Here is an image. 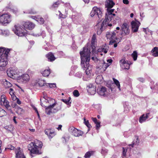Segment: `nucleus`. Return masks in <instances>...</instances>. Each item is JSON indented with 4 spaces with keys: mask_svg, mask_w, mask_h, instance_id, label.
I'll use <instances>...</instances> for the list:
<instances>
[{
    "mask_svg": "<svg viewBox=\"0 0 158 158\" xmlns=\"http://www.w3.org/2000/svg\"><path fill=\"white\" fill-rule=\"evenodd\" d=\"M38 84L40 86H43L46 85V83L45 81L44 80H39L38 82Z\"/></svg>",
    "mask_w": 158,
    "mask_h": 158,
    "instance_id": "obj_36",
    "label": "nucleus"
},
{
    "mask_svg": "<svg viewBox=\"0 0 158 158\" xmlns=\"http://www.w3.org/2000/svg\"><path fill=\"white\" fill-rule=\"evenodd\" d=\"M37 21L38 22L40 23L41 24H43L44 22V20L43 18H40L39 17L38 19L37 20Z\"/></svg>",
    "mask_w": 158,
    "mask_h": 158,
    "instance_id": "obj_44",
    "label": "nucleus"
},
{
    "mask_svg": "<svg viewBox=\"0 0 158 158\" xmlns=\"http://www.w3.org/2000/svg\"><path fill=\"white\" fill-rule=\"evenodd\" d=\"M31 18L33 19H35V20L37 21V20L38 19V18H39V17L38 16L37 17L35 16H31Z\"/></svg>",
    "mask_w": 158,
    "mask_h": 158,
    "instance_id": "obj_55",
    "label": "nucleus"
},
{
    "mask_svg": "<svg viewBox=\"0 0 158 158\" xmlns=\"http://www.w3.org/2000/svg\"><path fill=\"white\" fill-rule=\"evenodd\" d=\"M88 49L84 48V50L80 52L81 60V65L82 68L85 70L86 74L88 75L92 72V66L89 64L90 56L88 55Z\"/></svg>",
    "mask_w": 158,
    "mask_h": 158,
    "instance_id": "obj_1",
    "label": "nucleus"
},
{
    "mask_svg": "<svg viewBox=\"0 0 158 158\" xmlns=\"http://www.w3.org/2000/svg\"><path fill=\"white\" fill-rule=\"evenodd\" d=\"M121 30L122 32L121 33V35L122 36H125L129 34V26L127 23H125L123 24L121 26Z\"/></svg>",
    "mask_w": 158,
    "mask_h": 158,
    "instance_id": "obj_13",
    "label": "nucleus"
},
{
    "mask_svg": "<svg viewBox=\"0 0 158 158\" xmlns=\"http://www.w3.org/2000/svg\"><path fill=\"white\" fill-rule=\"evenodd\" d=\"M46 102H48L50 105L46 108L45 111L47 114H50L52 113L56 112L60 109V107L56 102H55L54 99L49 98Z\"/></svg>",
    "mask_w": 158,
    "mask_h": 158,
    "instance_id": "obj_2",
    "label": "nucleus"
},
{
    "mask_svg": "<svg viewBox=\"0 0 158 158\" xmlns=\"http://www.w3.org/2000/svg\"><path fill=\"white\" fill-rule=\"evenodd\" d=\"M46 57L49 61H54L56 58L54 55L51 52H49L46 55Z\"/></svg>",
    "mask_w": 158,
    "mask_h": 158,
    "instance_id": "obj_30",
    "label": "nucleus"
},
{
    "mask_svg": "<svg viewBox=\"0 0 158 158\" xmlns=\"http://www.w3.org/2000/svg\"><path fill=\"white\" fill-rule=\"evenodd\" d=\"M0 67H4L8 63L7 57L10 49H6L3 48H0Z\"/></svg>",
    "mask_w": 158,
    "mask_h": 158,
    "instance_id": "obj_4",
    "label": "nucleus"
},
{
    "mask_svg": "<svg viewBox=\"0 0 158 158\" xmlns=\"http://www.w3.org/2000/svg\"><path fill=\"white\" fill-rule=\"evenodd\" d=\"M90 15L91 17H93L95 16H97L98 18L100 19L102 16V10L99 8L94 6L92 10L90 13Z\"/></svg>",
    "mask_w": 158,
    "mask_h": 158,
    "instance_id": "obj_9",
    "label": "nucleus"
},
{
    "mask_svg": "<svg viewBox=\"0 0 158 158\" xmlns=\"http://www.w3.org/2000/svg\"><path fill=\"white\" fill-rule=\"evenodd\" d=\"M6 149H9L11 150H14L15 149V148L13 146L10 145H8L6 148Z\"/></svg>",
    "mask_w": 158,
    "mask_h": 158,
    "instance_id": "obj_49",
    "label": "nucleus"
},
{
    "mask_svg": "<svg viewBox=\"0 0 158 158\" xmlns=\"http://www.w3.org/2000/svg\"><path fill=\"white\" fill-rule=\"evenodd\" d=\"M7 74L8 76L12 78L18 77L19 72L17 68H11L7 71Z\"/></svg>",
    "mask_w": 158,
    "mask_h": 158,
    "instance_id": "obj_10",
    "label": "nucleus"
},
{
    "mask_svg": "<svg viewBox=\"0 0 158 158\" xmlns=\"http://www.w3.org/2000/svg\"><path fill=\"white\" fill-rule=\"evenodd\" d=\"M73 93L74 96L76 97L79 96L80 95L78 91L76 90H74L73 92Z\"/></svg>",
    "mask_w": 158,
    "mask_h": 158,
    "instance_id": "obj_45",
    "label": "nucleus"
},
{
    "mask_svg": "<svg viewBox=\"0 0 158 158\" xmlns=\"http://www.w3.org/2000/svg\"><path fill=\"white\" fill-rule=\"evenodd\" d=\"M127 149L124 148H123L122 157L124 158L126 156Z\"/></svg>",
    "mask_w": 158,
    "mask_h": 158,
    "instance_id": "obj_42",
    "label": "nucleus"
},
{
    "mask_svg": "<svg viewBox=\"0 0 158 158\" xmlns=\"http://www.w3.org/2000/svg\"><path fill=\"white\" fill-rule=\"evenodd\" d=\"M148 30V28H144L143 31L146 34H147V31Z\"/></svg>",
    "mask_w": 158,
    "mask_h": 158,
    "instance_id": "obj_60",
    "label": "nucleus"
},
{
    "mask_svg": "<svg viewBox=\"0 0 158 158\" xmlns=\"http://www.w3.org/2000/svg\"><path fill=\"white\" fill-rule=\"evenodd\" d=\"M0 34L4 36L9 35V32L8 30H0Z\"/></svg>",
    "mask_w": 158,
    "mask_h": 158,
    "instance_id": "obj_33",
    "label": "nucleus"
},
{
    "mask_svg": "<svg viewBox=\"0 0 158 158\" xmlns=\"http://www.w3.org/2000/svg\"><path fill=\"white\" fill-rule=\"evenodd\" d=\"M17 101V103L19 105H20L21 103V102L19 101V99L17 98V99L15 100Z\"/></svg>",
    "mask_w": 158,
    "mask_h": 158,
    "instance_id": "obj_58",
    "label": "nucleus"
},
{
    "mask_svg": "<svg viewBox=\"0 0 158 158\" xmlns=\"http://www.w3.org/2000/svg\"><path fill=\"white\" fill-rule=\"evenodd\" d=\"M41 142L38 140H35L34 142H31L28 145V148L30 152L34 154H40L41 153V152L38 150V148H41L42 146Z\"/></svg>",
    "mask_w": 158,
    "mask_h": 158,
    "instance_id": "obj_3",
    "label": "nucleus"
},
{
    "mask_svg": "<svg viewBox=\"0 0 158 158\" xmlns=\"http://www.w3.org/2000/svg\"><path fill=\"white\" fill-rule=\"evenodd\" d=\"M98 93L101 96H105L107 95L108 92L106 88L104 87H102L98 89Z\"/></svg>",
    "mask_w": 158,
    "mask_h": 158,
    "instance_id": "obj_22",
    "label": "nucleus"
},
{
    "mask_svg": "<svg viewBox=\"0 0 158 158\" xmlns=\"http://www.w3.org/2000/svg\"><path fill=\"white\" fill-rule=\"evenodd\" d=\"M59 12L60 13L59 16L60 18H65L66 17V15H63L60 11H59Z\"/></svg>",
    "mask_w": 158,
    "mask_h": 158,
    "instance_id": "obj_50",
    "label": "nucleus"
},
{
    "mask_svg": "<svg viewBox=\"0 0 158 158\" xmlns=\"http://www.w3.org/2000/svg\"><path fill=\"white\" fill-rule=\"evenodd\" d=\"M123 3L126 4H128L129 3V1L128 0H123Z\"/></svg>",
    "mask_w": 158,
    "mask_h": 158,
    "instance_id": "obj_57",
    "label": "nucleus"
},
{
    "mask_svg": "<svg viewBox=\"0 0 158 158\" xmlns=\"http://www.w3.org/2000/svg\"><path fill=\"white\" fill-rule=\"evenodd\" d=\"M114 5V3L111 0H106L105 2L106 7L107 9H111Z\"/></svg>",
    "mask_w": 158,
    "mask_h": 158,
    "instance_id": "obj_26",
    "label": "nucleus"
},
{
    "mask_svg": "<svg viewBox=\"0 0 158 158\" xmlns=\"http://www.w3.org/2000/svg\"><path fill=\"white\" fill-rule=\"evenodd\" d=\"M41 35V34L40 33L37 34V33H33L32 34V35L33 36H35L36 37L39 36L40 35Z\"/></svg>",
    "mask_w": 158,
    "mask_h": 158,
    "instance_id": "obj_56",
    "label": "nucleus"
},
{
    "mask_svg": "<svg viewBox=\"0 0 158 158\" xmlns=\"http://www.w3.org/2000/svg\"><path fill=\"white\" fill-rule=\"evenodd\" d=\"M50 73V72L49 71V70L46 69L42 73V74L44 77H47L49 76Z\"/></svg>",
    "mask_w": 158,
    "mask_h": 158,
    "instance_id": "obj_34",
    "label": "nucleus"
},
{
    "mask_svg": "<svg viewBox=\"0 0 158 158\" xmlns=\"http://www.w3.org/2000/svg\"><path fill=\"white\" fill-rule=\"evenodd\" d=\"M88 92L91 95H94L96 92V87L92 84H89L87 86Z\"/></svg>",
    "mask_w": 158,
    "mask_h": 158,
    "instance_id": "obj_19",
    "label": "nucleus"
},
{
    "mask_svg": "<svg viewBox=\"0 0 158 158\" xmlns=\"http://www.w3.org/2000/svg\"><path fill=\"white\" fill-rule=\"evenodd\" d=\"M114 47L115 48L117 47V44H118V42H114Z\"/></svg>",
    "mask_w": 158,
    "mask_h": 158,
    "instance_id": "obj_62",
    "label": "nucleus"
},
{
    "mask_svg": "<svg viewBox=\"0 0 158 158\" xmlns=\"http://www.w3.org/2000/svg\"><path fill=\"white\" fill-rule=\"evenodd\" d=\"M131 56L133 58L134 60L135 61L136 60L137 57V53L136 51H134L131 54Z\"/></svg>",
    "mask_w": 158,
    "mask_h": 158,
    "instance_id": "obj_38",
    "label": "nucleus"
},
{
    "mask_svg": "<svg viewBox=\"0 0 158 158\" xmlns=\"http://www.w3.org/2000/svg\"><path fill=\"white\" fill-rule=\"evenodd\" d=\"M33 109L35 110V111L36 112V113L38 112V111L37 110V109L35 106H33Z\"/></svg>",
    "mask_w": 158,
    "mask_h": 158,
    "instance_id": "obj_61",
    "label": "nucleus"
},
{
    "mask_svg": "<svg viewBox=\"0 0 158 158\" xmlns=\"http://www.w3.org/2000/svg\"><path fill=\"white\" fill-rule=\"evenodd\" d=\"M23 25L26 29L30 30L33 29L35 26V25L34 23L30 22H25Z\"/></svg>",
    "mask_w": 158,
    "mask_h": 158,
    "instance_id": "obj_21",
    "label": "nucleus"
},
{
    "mask_svg": "<svg viewBox=\"0 0 158 158\" xmlns=\"http://www.w3.org/2000/svg\"><path fill=\"white\" fill-rule=\"evenodd\" d=\"M12 31L14 33L19 36H25L27 34V31L19 24L15 25L12 28Z\"/></svg>",
    "mask_w": 158,
    "mask_h": 158,
    "instance_id": "obj_5",
    "label": "nucleus"
},
{
    "mask_svg": "<svg viewBox=\"0 0 158 158\" xmlns=\"http://www.w3.org/2000/svg\"><path fill=\"white\" fill-rule=\"evenodd\" d=\"M118 31L117 30H114L112 32H108L106 34V37L107 39H109L110 44H112L114 42H119L120 41L119 39L117 38Z\"/></svg>",
    "mask_w": 158,
    "mask_h": 158,
    "instance_id": "obj_6",
    "label": "nucleus"
},
{
    "mask_svg": "<svg viewBox=\"0 0 158 158\" xmlns=\"http://www.w3.org/2000/svg\"><path fill=\"white\" fill-rule=\"evenodd\" d=\"M84 123L85 125L87 127L89 128H90L91 127V125L89 123L88 120L85 121V118H84Z\"/></svg>",
    "mask_w": 158,
    "mask_h": 158,
    "instance_id": "obj_43",
    "label": "nucleus"
},
{
    "mask_svg": "<svg viewBox=\"0 0 158 158\" xmlns=\"http://www.w3.org/2000/svg\"><path fill=\"white\" fill-rule=\"evenodd\" d=\"M96 41V36L95 35H94L92 37L91 41V45L89 47V51H88V49L87 48H83V50H84V48H86L88 49L87 52H88V55L90 56L93 54L95 51V42Z\"/></svg>",
    "mask_w": 158,
    "mask_h": 158,
    "instance_id": "obj_8",
    "label": "nucleus"
},
{
    "mask_svg": "<svg viewBox=\"0 0 158 158\" xmlns=\"http://www.w3.org/2000/svg\"><path fill=\"white\" fill-rule=\"evenodd\" d=\"M59 4L60 3L59 2H56L53 4L52 6V8H54L55 7H57Z\"/></svg>",
    "mask_w": 158,
    "mask_h": 158,
    "instance_id": "obj_48",
    "label": "nucleus"
},
{
    "mask_svg": "<svg viewBox=\"0 0 158 158\" xmlns=\"http://www.w3.org/2000/svg\"><path fill=\"white\" fill-rule=\"evenodd\" d=\"M30 80V77L27 74H23L21 76L18 77L17 80L19 82L26 83Z\"/></svg>",
    "mask_w": 158,
    "mask_h": 158,
    "instance_id": "obj_15",
    "label": "nucleus"
},
{
    "mask_svg": "<svg viewBox=\"0 0 158 158\" xmlns=\"http://www.w3.org/2000/svg\"><path fill=\"white\" fill-rule=\"evenodd\" d=\"M69 131L72 134L75 136H79L82 135L83 134L82 131L79 130L73 127L70 128Z\"/></svg>",
    "mask_w": 158,
    "mask_h": 158,
    "instance_id": "obj_16",
    "label": "nucleus"
},
{
    "mask_svg": "<svg viewBox=\"0 0 158 158\" xmlns=\"http://www.w3.org/2000/svg\"><path fill=\"white\" fill-rule=\"evenodd\" d=\"M107 12L106 14V21H111L112 18L115 16L114 14H112V13L114 10V9H106Z\"/></svg>",
    "mask_w": 158,
    "mask_h": 158,
    "instance_id": "obj_14",
    "label": "nucleus"
},
{
    "mask_svg": "<svg viewBox=\"0 0 158 158\" xmlns=\"http://www.w3.org/2000/svg\"><path fill=\"white\" fill-rule=\"evenodd\" d=\"M108 152V150L105 148L102 149L101 153L103 155H106Z\"/></svg>",
    "mask_w": 158,
    "mask_h": 158,
    "instance_id": "obj_47",
    "label": "nucleus"
},
{
    "mask_svg": "<svg viewBox=\"0 0 158 158\" xmlns=\"http://www.w3.org/2000/svg\"><path fill=\"white\" fill-rule=\"evenodd\" d=\"M91 59L93 60H94L95 61L96 60H97V58L96 57H92Z\"/></svg>",
    "mask_w": 158,
    "mask_h": 158,
    "instance_id": "obj_63",
    "label": "nucleus"
},
{
    "mask_svg": "<svg viewBox=\"0 0 158 158\" xmlns=\"http://www.w3.org/2000/svg\"><path fill=\"white\" fill-rule=\"evenodd\" d=\"M92 119L95 123L98 122L97 119L95 118H92Z\"/></svg>",
    "mask_w": 158,
    "mask_h": 158,
    "instance_id": "obj_54",
    "label": "nucleus"
},
{
    "mask_svg": "<svg viewBox=\"0 0 158 158\" xmlns=\"http://www.w3.org/2000/svg\"><path fill=\"white\" fill-rule=\"evenodd\" d=\"M149 114V113H147L146 114H143L139 118V122L140 123H142L145 121L146 119L148 118Z\"/></svg>",
    "mask_w": 158,
    "mask_h": 158,
    "instance_id": "obj_28",
    "label": "nucleus"
},
{
    "mask_svg": "<svg viewBox=\"0 0 158 158\" xmlns=\"http://www.w3.org/2000/svg\"><path fill=\"white\" fill-rule=\"evenodd\" d=\"M113 80L114 84L117 86V87L119 89V90H120L121 89L120 88V84L119 81L117 80L114 78H113Z\"/></svg>",
    "mask_w": 158,
    "mask_h": 158,
    "instance_id": "obj_35",
    "label": "nucleus"
},
{
    "mask_svg": "<svg viewBox=\"0 0 158 158\" xmlns=\"http://www.w3.org/2000/svg\"><path fill=\"white\" fill-rule=\"evenodd\" d=\"M0 105L4 106L9 110H11V107L9 105V102L6 100L5 95H2L0 97Z\"/></svg>",
    "mask_w": 158,
    "mask_h": 158,
    "instance_id": "obj_12",
    "label": "nucleus"
},
{
    "mask_svg": "<svg viewBox=\"0 0 158 158\" xmlns=\"http://www.w3.org/2000/svg\"><path fill=\"white\" fill-rule=\"evenodd\" d=\"M95 124H96V129H98V128L100 127V122H98Z\"/></svg>",
    "mask_w": 158,
    "mask_h": 158,
    "instance_id": "obj_51",
    "label": "nucleus"
},
{
    "mask_svg": "<svg viewBox=\"0 0 158 158\" xmlns=\"http://www.w3.org/2000/svg\"><path fill=\"white\" fill-rule=\"evenodd\" d=\"M119 64L121 67L123 69H128L130 68V65L124 58L120 60Z\"/></svg>",
    "mask_w": 158,
    "mask_h": 158,
    "instance_id": "obj_17",
    "label": "nucleus"
},
{
    "mask_svg": "<svg viewBox=\"0 0 158 158\" xmlns=\"http://www.w3.org/2000/svg\"><path fill=\"white\" fill-rule=\"evenodd\" d=\"M103 81V78L101 75L98 76L95 79V82L97 84H100Z\"/></svg>",
    "mask_w": 158,
    "mask_h": 158,
    "instance_id": "obj_32",
    "label": "nucleus"
},
{
    "mask_svg": "<svg viewBox=\"0 0 158 158\" xmlns=\"http://www.w3.org/2000/svg\"><path fill=\"white\" fill-rule=\"evenodd\" d=\"M12 7V4L10 2L8 6H6V8L8 9H10Z\"/></svg>",
    "mask_w": 158,
    "mask_h": 158,
    "instance_id": "obj_53",
    "label": "nucleus"
},
{
    "mask_svg": "<svg viewBox=\"0 0 158 158\" xmlns=\"http://www.w3.org/2000/svg\"><path fill=\"white\" fill-rule=\"evenodd\" d=\"M107 61L110 64H111L112 61V59H108V60H107Z\"/></svg>",
    "mask_w": 158,
    "mask_h": 158,
    "instance_id": "obj_59",
    "label": "nucleus"
},
{
    "mask_svg": "<svg viewBox=\"0 0 158 158\" xmlns=\"http://www.w3.org/2000/svg\"><path fill=\"white\" fill-rule=\"evenodd\" d=\"M5 128L7 130L11 131L14 130V127L13 126L11 125H10L8 126H6L5 127Z\"/></svg>",
    "mask_w": 158,
    "mask_h": 158,
    "instance_id": "obj_37",
    "label": "nucleus"
},
{
    "mask_svg": "<svg viewBox=\"0 0 158 158\" xmlns=\"http://www.w3.org/2000/svg\"><path fill=\"white\" fill-rule=\"evenodd\" d=\"M109 47L106 44L102 46L99 47L98 48L97 51L98 52H103L104 53H106L109 50Z\"/></svg>",
    "mask_w": 158,
    "mask_h": 158,
    "instance_id": "obj_23",
    "label": "nucleus"
},
{
    "mask_svg": "<svg viewBox=\"0 0 158 158\" xmlns=\"http://www.w3.org/2000/svg\"><path fill=\"white\" fill-rule=\"evenodd\" d=\"M45 133L47 135L49 139H51L55 135V133L53 131L50 129H46Z\"/></svg>",
    "mask_w": 158,
    "mask_h": 158,
    "instance_id": "obj_24",
    "label": "nucleus"
},
{
    "mask_svg": "<svg viewBox=\"0 0 158 158\" xmlns=\"http://www.w3.org/2000/svg\"><path fill=\"white\" fill-rule=\"evenodd\" d=\"M62 125H59L58 127L57 128L58 130H60V129H61V127H62Z\"/></svg>",
    "mask_w": 158,
    "mask_h": 158,
    "instance_id": "obj_64",
    "label": "nucleus"
},
{
    "mask_svg": "<svg viewBox=\"0 0 158 158\" xmlns=\"http://www.w3.org/2000/svg\"><path fill=\"white\" fill-rule=\"evenodd\" d=\"M16 158H26L23 152V151L19 147L15 149Z\"/></svg>",
    "mask_w": 158,
    "mask_h": 158,
    "instance_id": "obj_18",
    "label": "nucleus"
},
{
    "mask_svg": "<svg viewBox=\"0 0 158 158\" xmlns=\"http://www.w3.org/2000/svg\"><path fill=\"white\" fill-rule=\"evenodd\" d=\"M94 152H86L85 155V158H89L94 153Z\"/></svg>",
    "mask_w": 158,
    "mask_h": 158,
    "instance_id": "obj_40",
    "label": "nucleus"
},
{
    "mask_svg": "<svg viewBox=\"0 0 158 158\" xmlns=\"http://www.w3.org/2000/svg\"><path fill=\"white\" fill-rule=\"evenodd\" d=\"M11 21V16L10 14H4L0 15V23L3 25L9 23Z\"/></svg>",
    "mask_w": 158,
    "mask_h": 158,
    "instance_id": "obj_7",
    "label": "nucleus"
},
{
    "mask_svg": "<svg viewBox=\"0 0 158 158\" xmlns=\"http://www.w3.org/2000/svg\"><path fill=\"white\" fill-rule=\"evenodd\" d=\"M46 86H49L50 88L54 87L56 86L55 83H47L46 84Z\"/></svg>",
    "mask_w": 158,
    "mask_h": 158,
    "instance_id": "obj_46",
    "label": "nucleus"
},
{
    "mask_svg": "<svg viewBox=\"0 0 158 158\" xmlns=\"http://www.w3.org/2000/svg\"><path fill=\"white\" fill-rule=\"evenodd\" d=\"M110 65V64L105 63L103 60L101 61L97 66V69L100 73H102L106 70Z\"/></svg>",
    "mask_w": 158,
    "mask_h": 158,
    "instance_id": "obj_11",
    "label": "nucleus"
},
{
    "mask_svg": "<svg viewBox=\"0 0 158 158\" xmlns=\"http://www.w3.org/2000/svg\"><path fill=\"white\" fill-rule=\"evenodd\" d=\"M70 98H69L68 99H62V101L64 102L65 103H66V104L68 105H69V106H70V103H71V102H70Z\"/></svg>",
    "mask_w": 158,
    "mask_h": 158,
    "instance_id": "obj_39",
    "label": "nucleus"
},
{
    "mask_svg": "<svg viewBox=\"0 0 158 158\" xmlns=\"http://www.w3.org/2000/svg\"><path fill=\"white\" fill-rule=\"evenodd\" d=\"M140 23L138 21H133L131 23L132 30L133 32H136L138 29Z\"/></svg>",
    "mask_w": 158,
    "mask_h": 158,
    "instance_id": "obj_20",
    "label": "nucleus"
},
{
    "mask_svg": "<svg viewBox=\"0 0 158 158\" xmlns=\"http://www.w3.org/2000/svg\"><path fill=\"white\" fill-rule=\"evenodd\" d=\"M1 112H0V116H2L6 114V112L2 108H0Z\"/></svg>",
    "mask_w": 158,
    "mask_h": 158,
    "instance_id": "obj_41",
    "label": "nucleus"
},
{
    "mask_svg": "<svg viewBox=\"0 0 158 158\" xmlns=\"http://www.w3.org/2000/svg\"><path fill=\"white\" fill-rule=\"evenodd\" d=\"M28 13L31 14H35L36 13V12L33 10H31V11H29Z\"/></svg>",
    "mask_w": 158,
    "mask_h": 158,
    "instance_id": "obj_52",
    "label": "nucleus"
},
{
    "mask_svg": "<svg viewBox=\"0 0 158 158\" xmlns=\"http://www.w3.org/2000/svg\"><path fill=\"white\" fill-rule=\"evenodd\" d=\"M152 55L155 57L158 56V48L154 47L152 50Z\"/></svg>",
    "mask_w": 158,
    "mask_h": 158,
    "instance_id": "obj_31",
    "label": "nucleus"
},
{
    "mask_svg": "<svg viewBox=\"0 0 158 158\" xmlns=\"http://www.w3.org/2000/svg\"><path fill=\"white\" fill-rule=\"evenodd\" d=\"M106 17H105V19L103 21L102 24L101 25V27L100 28V29L101 31L102 30L103 28H105L107 26L111 27L112 26V24L111 23L109 24L108 22H110V21H108L107 20V21H106Z\"/></svg>",
    "mask_w": 158,
    "mask_h": 158,
    "instance_id": "obj_25",
    "label": "nucleus"
},
{
    "mask_svg": "<svg viewBox=\"0 0 158 158\" xmlns=\"http://www.w3.org/2000/svg\"><path fill=\"white\" fill-rule=\"evenodd\" d=\"M15 91L12 88H10L9 89V94L11 95L12 99L15 101L17 99V97L15 94Z\"/></svg>",
    "mask_w": 158,
    "mask_h": 158,
    "instance_id": "obj_29",
    "label": "nucleus"
},
{
    "mask_svg": "<svg viewBox=\"0 0 158 158\" xmlns=\"http://www.w3.org/2000/svg\"><path fill=\"white\" fill-rule=\"evenodd\" d=\"M2 82L4 87L6 88H10L12 86L11 84L6 79H3Z\"/></svg>",
    "mask_w": 158,
    "mask_h": 158,
    "instance_id": "obj_27",
    "label": "nucleus"
}]
</instances>
